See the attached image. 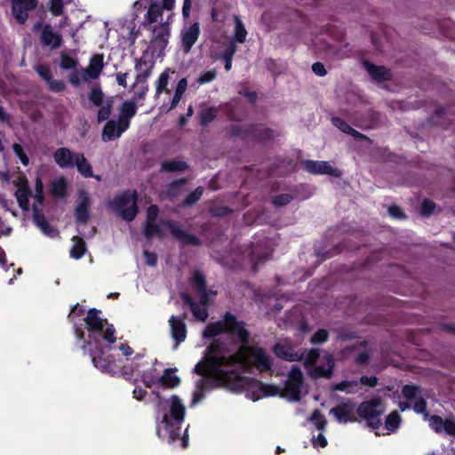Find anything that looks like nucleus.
Here are the masks:
<instances>
[{
  "instance_id": "423d86ee",
  "label": "nucleus",
  "mask_w": 455,
  "mask_h": 455,
  "mask_svg": "<svg viewBox=\"0 0 455 455\" xmlns=\"http://www.w3.org/2000/svg\"><path fill=\"white\" fill-rule=\"evenodd\" d=\"M137 200L138 196L135 190L133 192L126 190L108 201V206L124 220L131 222L136 218L139 212Z\"/></svg>"
},
{
  "instance_id": "69168bd1",
  "label": "nucleus",
  "mask_w": 455,
  "mask_h": 455,
  "mask_svg": "<svg viewBox=\"0 0 455 455\" xmlns=\"http://www.w3.org/2000/svg\"><path fill=\"white\" fill-rule=\"evenodd\" d=\"M190 311L194 317L200 322H205L209 316L208 310L205 307L201 308L198 304H196Z\"/></svg>"
},
{
  "instance_id": "1a4fd4ad",
  "label": "nucleus",
  "mask_w": 455,
  "mask_h": 455,
  "mask_svg": "<svg viewBox=\"0 0 455 455\" xmlns=\"http://www.w3.org/2000/svg\"><path fill=\"white\" fill-rule=\"evenodd\" d=\"M154 37L152 39V45L150 48L153 53L158 57L162 56L167 47L169 37L171 36V29L169 23L163 22L159 26H155L153 28Z\"/></svg>"
},
{
  "instance_id": "4be33fe9",
  "label": "nucleus",
  "mask_w": 455,
  "mask_h": 455,
  "mask_svg": "<svg viewBox=\"0 0 455 455\" xmlns=\"http://www.w3.org/2000/svg\"><path fill=\"white\" fill-rule=\"evenodd\" d=\"M103 59V54L100 53L94 54L90 59L88 68L83 70L82 76L84 80L96 79L100 76L104 67Z\"/></svg>"
},
{
  "instance_id": "72a5a7b5",
  "label": "nucleus",
  "mask_w": 455,
  "mask_h": 455,
  "mask_svg": "<svg viewBox=\"0 0 455 455\" xmlns=\"http://www.w3.org/2000/svg\"><path fill=\"white\" fill-rule=\"evenodd\" d=\"M187 182L188 180L186 178L172 181L164 190L165 197L170 201H173L179 196L181 187L187 184Z\"/></svg>"
},
{
  "instance_id": "e2e57ef3",
  "label": "nucleus",
  "mask_w": 455,
  "mask_h": 455,
  "mask_svg": "<svg viewBox=\"0 0 455 455\" xmlns=\"http://www.w3.org/2000/svg\"><path fill=\"white\" fill-rule=\"evenodd\" d=\"M332 124L340 130L342 132L348 134L350 133L353 127H351L344 119L339 116H334L331 118Z\"/></svg>"
},
{
  "instance_id": "b1692460",
  "label": "nucleus",
  "mask_w": 455,
  "mask_h": 455,
  "mask_svg": "<svg viewBox=\"0 0 455 455\" xmlns=\"http://www.w3.org/2000/svg\"><path fill=\"white\" fill-rule=\"evenodd\" d=\"M103 350L100 348L99 350V355H91L92 362L93 363V365L101 371L108 372L113 375L116 372L114 356L111 355L103 356Z\"/></svg>"
},
{
  "instance_id": "2eb2a0df",
  "label": "nucleus",
  "mask_w": 455,
  "mask_h": 455,
  "mask_svg": "<svg viewBox=\"0 0 455 455\" xmlns=\"http://www.w3.org/2000/svg\"><path fill=\"white\" fill-rule=\"evenodd\" d=\"M39 40L43 46L49 47L51 50L59 49L63 43L62 36L60 33L54 32L52 25L49 23L44 26Z\"/></svg>"
},
{
  "instance_id": "6ab92c4d",
  "label": "nucleus",
  "mask_w": 455,
  "mask_h": 455,
  "mask_svg": "<svg viewBox=\"0 0 455 455\" xmlns=\"http://www.w3.org/2000/svg\"><path fill=\"white\" fill-rule=\"evenodd\" d=\"M168 322L171 328L172 338L175 340L177 347L184 342L187 338V325L182 322V319L178 318L176 315H172Z\"/></svg>"
},
{
  "instance_id": "393cba45",
  "label": "nucleus",
  "mask_w": 455,
  "mask_h": 455,
  "mask_svg": "<svg viewBox=\"0 0 455 455\" xmlns=\"http://www.w3.org/2000/svg\"><path fill=\"white\" fill-rule=\"evenodd\" d=\"M53 159L60 168H74L76 153L68 148H60L54 151Z\"/></svg>"
},
{
  "instance_id": "6e6d98bb",
  "label": "nucleus",
  "mask_w": 455,
  "mask_h": 455,
  "mask_svg": "<svg viewBox=\"0 0 455 455\" xmlns=\"http://www.w3.org/2000/svg\"><path fill=\"white\" fill-rule=\"evenodd\" d=\"M419 393L420 388L416 385L407 384L402 387V395L407 400H413Z\"/></svg>"
},
{
  "instance_id": "f8f14e48",
  "label": "nucleus",
  "mask_w": 455,
  "mask_h": 455,
  "mask_svg": "<svg viewBox=\"0 0 455 455\" xmlns=\"http://www.w3.org/2000/svg\"><path fill=\"white\" fill-rule=\"evenodd\" d=\"M10 180L17 188L15 196L20 206L27 211L28 209V188L26 175L20 174V172H12L10 176Z\"/></svg>"
},
{
  "instance_id": "09e8293b",
  "label": "nucleus",
  "mask_w": 455,
  "mask_h": 455,
  "mask_svg": "<svg viewBox=\"0 0 455 455\" xmlns=\"http://www.w3.org/2000/svg\"><path fill=\"white\" fill-rule=\"evenodd\" d=\"M286 381L302 387L303 373L299 366L293 365L291 367L288 374V379Z\"/></svg>"
},
{
  "instance_id": "473e14b6",
  "label": "nucleus",
  "mask_w": 455,
  "mask_h": 455,
  "mask_svg": "<svg viewBox=\"0 0 455 455\" xmlns=\"http://www.w3.org/2000/svg\"><path fill=\"white\" fill-rule=\"evenodd\" d=\"M162 14L163 7H161V4L156 1H152L145 15L144 25L156 22L158 18L162 17Z\"/></svg>"
},
{
  "instance_id": "9b49d317",
  "label": "nucleus",
  "mask_w": 455,
  "mask_h": 455,
  "mask_svg": "<svg viewBox=\"0 0 455 455\" xmlns=\"http://www.w3.org/2000/svg\"><path fill=\"white\" fill-rule=\"evenodd\" d=\"M302 168L310 174L323 175L327 174L335 178L341 176V172L332 167L326 161L303 160L301 162Z\"/></svg>"
},
{
  "instance_id": "37998d69",
  "label": "nucleus",
  "mask_w": 455,
  "mask_h": 455,
  "mask_svg": "<svg viewBox=\"0 0 455 455\" xmlns=\"http://www.w3.org/2000/svg\"><path fill=\"white\" fill-rule=\"evenodd\" d=\"M236 50V44H234V42H230L222 53L221 58L224 61V68L227 71H229L232 68V60Z\"/></svg>"
},
{
  "instance_id": "de8ad7c7",
  "label": "nucleus",
  "mask_w": 455,
  "mask_h": 455,
  "mask_svg": "<svg viewBox=\"0 0 455 455\" xmlns=\"http://www.w3.org/2000/svg\"><path fill=\"white\" fill-rule=\"evenodd\" d=\"M192 285L198 292L207 290L205 275L199 270H196L192 276Z\"/></svg>"
},
{
  "instance_id": "39448f33",
  "label": "nucleus",
  "mask_w": 455,
  "mask_h": 455,
  "mask_svg": "<svg viewBox=\"0 0 455 455\" xmlns=\"http://www.w3.org/2000/svg\"><path fill=\"white\" fill-rule=\"evenodd\" d=\"M85 327L91 339H96V336H101L109 344L116 341V329L108 323V319L101 317V311L97 308H90L84 319Z\"/></svg>"
},
{
  "instance_id": "c756f323",
  "label": "nucleus",
  "mask_w": 455,
  "mask_h": 455,
  "mask_svg": "<svg viewBox=\"0 0 455 455\" xmlns=\"http://www.w3.org/2000/svg\"><path fill=\"white\" fill-rule=\"evenodd\" d=\"M12 12L20 23H24L28 18V0H12Z\"/></svg>"
},
{
  "instance_id": "bb28decb",
  "label": "nucleus",
  "mask_w": 455,
  "mask_h": 455,
  "mask_svg": "<svg viewBox=\"0 0 455 455\" xmlns=\"http://www.w3.org/2000/svg\"><path fill=\"white\" fill-rule=\"evenodd\" d=\"M325 362L327 366L324 365H316L309 372V375L312 379H330L333 374V370L335 367L334 359L331 355H327L325 357Z\"/></svg>"
},
{
  "instance_id": "bf43d9fd",
  "label": "nucleus",
  "mask_w": 455,
  "mask_h": 455,
  "mask_svg": "<svg viewBox=\"0 0 455 455\" xmlns=\"http://www.w3.org/2000/svg\"><path fill=\"white\" fill-rule=\"evenodd\" d=\"M209 212L212 217L222 218L231 214L233 212V210L228 206L216 205L211 207Z\"/></svg>"
},
{
  "instance_id": "8fccbe9b",
  "label": "nucleus",
  "mask_w": 455,
  "mask_h": 455,
  "mask_svg": "<svg viewBox=\"0 0 455 455\" xmlns=\"http://www.w3.org/2000/svg\"><path fill=\"white\" fill-rule=\"evenodd\" d=\"M285 392L289 395L290 399L293 402L300 400L301 387L290 382H285Z\"/></svg>"
},
{
  "instance_id": "a211bd4d",
  "label": "nucleus",
  "mask_w": 455,
  "mask_h": 455,
  "mask_svg": "<svg viewBox=\"0 0 455 455\" xmlns=\"http://www.w3.org/2000/svg\"><path fill=\"white\" fill-rule=\"evenodd\" d=\"M353 410L354 404L348 401L336 405L331 409L330 413L332 414L339 423L355 422L356 418L351 416Z\"/></svg>"
},
{
  "instance_id": "2f4dec72",
  "label": "nucleus",
  "mask_w": 455,
  "mask_h": 455,
  "mask_svg": "<svg viewBox=\"0 0 455 455\" xmlns=\"http://www.w3.org/2000/svg\"><path fill=\"white\" fill-rule=\"evenodd\" d=\"M244 378L248 379L245 384V387L250 385L251 382H255L259 386V390L260 391L263 396H275L278 395L280 392V388L274 384H265L253 378Z\"/></svg>"
},
{
  "instance_id": "dca6fc26",
  "label": "nucleus",
  "mask_w": 455,
  "mask_h": 455,
  "mask_svg": "<svg viewBox=\"0 0 455 455\" xmlns=\"http://www.w3.org/2000/svg\"><path fill=\"white\" fill-rule=\"evenodd\" d=\"M200 36V24L198 21L191 24L181 32V47L185 53H188Z\"/></svg>"
},
{
  "instance_id": "c85d7f7f",
  "label": "nucleus",
  "mask_w": 455,
  "mask_h": 455,
  "mask_svg": "<svg viewBox=\"0 0 455 455\" xmlns=\"http://www.w3.org/2000/svg\"><path fill=\"white\" fill-rule=\"evenodd\" d=\"M126 130H123L120 122L115 120H108L103 127L102 140L104 141H110L119 138Z\"/></svg>"
},
{
  "instance_id": "f3484780",
  "label": "nucleus",
  "mask_w": 455,
  "mask_h": 455,
  "mask_svg": "<svg viewBox=\"0 0 455 455\" xmlns=\"http://www.w3.org/2000/svg\"><path fill=\"white\" fill-rule=\"evenodd\" d=\"M137 110L138 106L133 100H127L122 103L117 121L122 124L123 130H128L131 120L135 116Z\"/></svg>"
},
{
  "instance_id": "c03bdc74",
  "label": "nucleus",
  "mask_w": 455,
  "mask_h": 455,
  "mask_svg": "<svg viewBox=\"0 0 455 455\" xmlns=\"http://www.w3.org/2000/svg\"><path fill=\"white\" fill-rule=\"evenodd\" d=\"M247 31L243 21L239 18H235V35L231 42L243 44L246 40Z\"/></svg>"
},
{
  "instance_id": "f704fd0d",
  "label": "nucleus",
  "mask_w": 455,
  "mask_h": 455,
  "mask_svg": "<svg viewBox=\"0 0 455 455\" xmlns=\"http://www.w3.org/2000/svg\"><path fill=\"white\" fill-rule=\"evenodd\" d=\"M188 169V164L184 161L179 160H169L164 161L161 164L160 171L162 172H184Z\"/></svg>"
},
{
  "instance_id": "3c124183",
  "label": "nucleus",
  "mask_w": 455,
  "mask_h": 455,
  "mask_svg": "<svg viewBox=\"0 0 455 455\" xmlns=\"http://www.w3.org/2000/svg\"><path fill=\"white\" fill-rule=\"evenodd\" d=\"M89 100L95 105L96 107H100L103 104L104 100V94L102 92V90L100 86H94L89 95H88Z\"/></svg>"
},
{
  "instance_id": "5701e85b",
  "label": "nucleus",
  "mask_w": 455,
  "mask_h": 455,
  "mask_svg": "<svg viewBox=\"0 0 455 455\" xmlns=\"http://www.w3.org/2000/svg\"><path fill=\"white\" fill-rule=\"evenodd\" d=\"M272 350L276 357L288 362H298L302 358V355L288 344L277 342L275 344Z\"/></svg>"
},
{
  "instance_id": "f03ea898",
  "label": "nucleus",
  "mask_w": 455,
  "mask_h": 455,
  "mask_svg": "<svg viewBox=\"0 0 455 455\" xmlns=\"http://www.w3.org/2000/svg\"><path fill=\"white\" fill-rule=\"evenodd\" d=\"M247 324L243 320H238L235 315L228 311L222 315L220 321L209 323L203 331V338L210 339L220 334H227L235 339L241 346L248 345L251 333Z\"/></svg>"
},
{
  "instance_id": "a19ab883",
  "label": "nucleus",
  "mask_w": 455,
  "mask_h": 455,
  "mask_svg": "<svg viewBox=\"0 0 455 455\" xmlns=\"http://www.w3.org/2000/svg\"><path fill=\"white\" fill-rule=\"evenodd\" d=\"M203 194L204 188L197 187L194 191L186 196V198L180 203V207L186 209L193 206L201 199Z\"/></svg>"
},
{
  "instance_id": "603ef678",
  "label": "nucleus",
  "mask_w": 455,
  "mask_h": 455,
  "mask_svg": "<svg viewBox=\"0 0 455 455\" xmlns=\"http://www.w3.org/2000/svg\"><path fill=\"white\" fill-rule=\"evenodd\" d=\"M78 65L77 60L67 53H61L60 67L61 69L69 70L76 69Z\"/></svg>"
},
{
  "instance_id": "f257e3e1",
  "label": "nucleus",
  "mask_w": 455,
  "mask_h": 455,
  "mask_svg": "<svg viewBox=\"0 0 455 455\" xmlns=\"http://www.w3.org/2000/svg\"><path fill=\"white\" fill-rule=\"evenodd\" d=\"M185 415L186 407L181 399L177 395H172L170 397L169 411L164 414L161 425L156 427L157 436L168 443L181 440V447L187 448L188 445V427L182 435L180 433Z\"/></svg>"
},
{
  "instance_id": "0e129e2a",
  "label": "nucleus",
  "mask_w": 455,
  "mask_h": 455,
  "mask_svg": "<svg viewBox=\"0 0 455 455\" xmlns=\"http://www.w3.org/2000/svg\"><path fill=\"white\" fill-rule=\"evenodd\" d=\"M35 199L39 204H43L44 201V183L42 180L37 177L36 180V186H35Z\"/></svg>"
},
{
  "instance_id": "4d7b16f0",
  "label": "nucleus",
  "mask_w": 455,
  "mask_h": 455,
  "mask_svg": "<svg viewBox=\"0 0 455 455\" xmlns=\"http://www.w3.org/2000/svg\"><path fill=\"white\" fill-rule=\"evenodd\" d=\"M329 339V332L325 329H319L310 338V343L313 345H321L325 343Z\"/></svg>"
},
{
  "instance_id": "5fc2aeb1",
  "label": "nucleus",
  "mask_w": 455,
  "mask_h": 455,
  "mask_svg": "<svg viewBox=\"0 0 455 455\" xmlns=\"http://www.w3.org/2000/svg\"><path fill=\"white\" fill-rule=\"evenodd\" d=\"M293 200V196L290 194H279L271 198V203L275 207H283L289 204Z\"/></svg>"
},
{
  "instance_id": "338daca9",
  "label": "nucleus",
  "mask_w": 455,
  "mask_h": 455,
  "mask_svg": "<svg viewBox=\"0 0 455 455\" xmlns=\"http://www.w3.org/2000/svg\"><path fill=\"white\" fill-rule=\"evenodd\" d=\"M35 68H36L37 74L39 75V76L42 79H44L46 83H48L52 78V72L48 66L40 64V65H36L35 67Z\"/></svg>"
},
{
  "instance_id": "e433bc0d",
  "label": "nucleus",
  "mask_w": 455,
  "mask_h": 455,
  "mask_svg": "<svg viewBox=\"0 0 455 455\" xmlns=\"http://www.w3.org/2000/svg\"><path fill=\"white\" fill-rule=\"evenodd\" d=\"M68 183L64 177L55 180L51 184V193L53 196L63 198L67 196Z\"/></svg>"
},
{
  "instance_id": "6e6552de",
  "label": "nucleus",
  "mask_w": 455,
  "mask_h": 455,
  "mask_svg": "<svg viewBox=\"0 0 455 455\" xmlns=\"http://www.w3.org/2000/svg\"><path fill=\"white\" fill-rule=\"evenodd\" d=\"M384 411L385 409L379 397L361 403L356 410L357 415L366 420L367 426L372 429H378L380 427V416Z\"/></svg>"
},
{
  "instance_id": "680f3d73",
  "label": "nucleus",
  "mask_w": 455,
  "mask_h": 455,
  "mask_svg": "<svg viewBox=\"0 0 455 455\" xmlns=\"http://www.w3.org/2000/svg\"><path fill=\"white\" fill-rule=\"evenodd\" d=\"M113 104L112 101H108L103 107L98 111V122L101 123L108 120L112 112Z\"/></svg>"
},
{
  "instance_id": "052dcab7",
  "label": "nucleus",
  "mask_w": 455,
  "mask_h": 455,
  "mask_svg": "<svg viewBox=\"0 0 455 455\" xmlns=\"http://www.w3.org/2000/svg\"><path fill=\"white\" fill-rule=\"evenodd\" d=\"M435 207L436 204L434 201H432L431 199H424L420 206L421 216L429 217L431 214H433Z\"/></svg>"
},
{
  "instance_id": "0eeeda50",
  "label": "nucleus",
  "mask_w": 455,
  "mask_h": 455,
  "mask_svg": "<svg viewBox=\"0 0 455 455\" xmlns=\"http://www.w3.org/2000/svg\"><path fill=\"white\" fill-rule=\"evenodd\" d=\"M239 354H244V357L247 359L244 362V367L252 366L260 372L272 371L273 360L262 347L257 345L249 346V344L240 346Z\"/></svg>"
},
{
  "instance_id": "9d476101",
  "label": "nucleus",
  "mask_w": 455,
  "mask_h": 455,
  "mask_svg": "<svg viewBox=\"0 0 455 455\" xmlns=\"http://www.w3.org/2000/svg\"><path fill=\"white\" fill-rule=\"evenodd\" d=\"M161 224L167 227L172 236L183 245L200 246L202 242L196 235L181 229L176 221L163 220Z\"/></svg>"
},
{
  "instance_id": "7c9ffc66",
  "label": "nucleus",
  "mask_w": 455,
  "mask_h": 455,
  "mask_svg": "<svg viewBox=\"0 0 455 455\" xmlns=\"http://www.w3.org/2000/svg\"><path fill=\"white\" fill-rule=\"evenodd\" d=\"M158 383L164 388H174L180 386V379L173 373L172 369H165L159 378Z\"/></svg>"
},
{
  "instance_id": "79ce46f5",
  "label": "nucleus",
  "mask_w": 455,
  "mask_h": 455,
  "mask_svg": "<svg viewBox=\"0 0 455 455\" xmlns=\"http://www.w3.org/2000/svg\"><path fill=\"white\" fill-rule=\"evenodd\" d=\"M240 353V347H238L237 351L230 355H226L224 354L223 355V362L221 363V369H223L224 366H235L236 363H241L244 366V362L247 361V359L244 357V354H239Z\"/></svg>"
},
{
  "instance_id": "412c9836",
  "label": "nucleus",
  "mask_w": 455,
  "mask_h": 455,
  "mask_svg": "<svg viewBox=\"0 0 455 455\" xmlns=\"http://www.w3.org/2000/svg\"><path fill=\"white\" fill-rule=\"evenodd\" d=\"M249 140L266 142L274 138V131L259 124L248 125Z\"/></svg>"
},
{
  "instance_id": "13d9d810",
  "label": "nucleus",
  "mask_w": 455,
  "mask_h": 455,
  "mask_svg": "<svg viewBox=\"0 0 455 455\" xmlns=\"http://www.w3.org/2000/svg\"><path fill=\"white\" fill-rule=\"evenodd\" d=\"M74 332H75V336L77 339V346L80 348H82L83 350H84L86 348V347L90 344L85 339L84 331L83 330V328L81 326L75 324L74 325Z\"/></svg>"
},
{
  "instance_id": "a18cd8bd",
  "label": "nucleus",
  "mask_w": 455,
  "mask_h": 455,
  "mask_svg": "<svg viewBox=\"0 0 455 455\" xmlns=\"http://www.w3.org/2000/svg\"><path fill=\"white\" fill-rule=\"evenodd\" d=\"M227 132L231 138H242L243 140H249L248 125L241 126L237 124H231Z\"/></svg>"
},
{
  "instance_id": "4c0bfd02",
  "label": "nucleus",
  "mask_w": 455,
  "mask_h": 455,
  "mask_svg": "<svg viewBox=\"0 0 455 455\" xmlns=\"http://www.w3.org/2000/svg\"><path fill=\"white\" fill-rule=\"evenodd\" d=\"M73 246L70 250V257L76 259H81L86 251V244L83 238L75 235L72 238Z\"/></svg>"
},
{
  "instance_id": "4468645a",
  "label": "nucleus",
  "mask_w": 455,
  "mask_h": 455,
  "mask_svg": "<svg viewBox=\"0 0 455 455\" xmlns=\"http://www.w3.org/2000/svg\"><path fill=\"white\" fill-rule=\"evenodd\" d=\"M32 212L33 222L44 235L51 238L60 237L58 228L49 224L43 212L36 204L32 206Z\"/></svg>"
},
{
  "instance_id": "ddd939ff",
  "label": "nucleus",
  "mask_w": 455,
  "mask_h": 455,
  "mask_svg": "<svg viewBox=\"0 0 455 455\" xmlns=\"http://www.w3.org/2000/svg\"><path fill=\"white\" fill-rule=\"evenodd\" d=\"M91 198L85 190L78 193L76 206L75 208V220L77 224L86 225L90 220Z\"/></svg>"
},
{
  "instance_id": "aec40b11",
  "label": "nucleus",
  "mask_w": 455,
  "mask_h": 455,
  "mask_svg": "<svg viewBox=\"0 0 455 455\" xmlns=\"http://www.w3.org/2000/svg\"><path fill=\"white\" fill-rule=\"evenodd\" d=\"M155 62L144 58L137 60L135 69L138 72L135 78V84H145L151 76Z\"/></svg>"
},
{
  "instance_id": "7ed1b4c3",
  "label": "nucleus",
  "mask_w": 455,
  "mask_h": 455,
  "mask_svg": "<svg viewBox=\"0 0 455 455\" xmlns=\"http://www.w3.org/2000/svg\"><path fill=\"white\" fill-rule=\"evenodd\" d=\"M203 379L196 381V391L194 393L193 403H197L204 396V393L216 387H225L233 392H242L245 388L247 379L241 375L227 374L220 376L218 371L207 370L201 375Z\"/></svg>"
},
{
  "instance_id": "774afa93",
  "label": "nucleus",
  "mask_w": 455,
  "mask_h": 455,
  "mask_svg": "<svg viewBox=\"0 0 455 455\" xmlns=\"http://www.w3.org/2000/svg\"><path fill=\"white\" fill-rule=\"evenodd\" d=\"M443 423L444 419L438 415H433L429 419V425L436 433H441L443 431Z\"/></svg>"
},
{
  "instance_id": "ea45409f",
  "label": "nucleus",
  "mask_w": 455,
  "mask_h": 455,
  "mask_svg": "<svg viewBox=\"0 0 455 455\" xmlns=\"http://www.w3.org/2000/svg\"><path fill=\"white\" fill-rule=\"evenodd\" d=\"M218 108L215 107H209L202 109L199 114V123L203 127H206L217 116Z\"/></svg>"
},
{
  "instance_id": "a878e982",
  "label": "nucleus",
  "mask_w": 455,
  "mask_h": 455,
  "mask_svg": "<svg viewBox=\"0 0 455 455\" xmlns=\"http://www.w3.org/2000/svg\"><path fill=\"white\" fill-rule=\"evenodd\" d=\"M363 66L371 77L377 82H385L390 79V72L384 66H377L367 60L363 61Z\"/></svg>"
},
{
  "instance_id": "49530a36",
  "label": "nucleus",
  "mask_w": 455,
  "mask_h": 455,
  "mask_svg": "<svg viewBox=\"0 0 455 455\" xmlns=\"http://www.w3.org/2000/svg\"><path fill=\"white\" fill-rule=\"evenodd\" d=\"M401 420L400 414L396 411H392L386 417L385 427L389 432H394L399 427Z\"/></svg>"
},
{
  "instance_id": "20e7f679",
  "label": "nucleus",
  "mask_w": 455,
  "mask_h": 455,
  "mask_svg": "<svg viewBox=\"0 0 455 455\" xmlns=\"http://www.w3.org/2000/svg\"><path fill=\"white\" fill-rule=\"evenodd\" d=\"M212 339L213 340L206 347L204 356L196 364L194 372L197 375H204L207 373V370H211L218 371L220 376L240 375L235 370L221 369L223 355L228 353V348L223 341Z\"/></svg>"
},
{
  "instance_id": "cd10ccee",
  "label": "nucleus",
  "mask_w": 455,
  "mask_h": 455,
  "mask_svg": "<svg viewBox=\"0 0 455 455\" xmlns=\"http://www.w3.org/2000/svg\"><path fill=\"white\" fill-rule=\"evenodd\" d=\"M74 167H76L78 172L84 178H95L97 180H101L100 175L93 174L92 167L83 153H76Z\"/></svg>"
},
{
  "instance_id": "58836bf2",
  "label": "nucleus",
  "mask_w": 455,
  "mask_h": 455,
  "mask_svg": "<svg viewBox=\"0 0 455 455\" xmlns=\"http://www.w3.org/2000/svg\"><path fill=\"white\" fill-rule=\"evenodd\" d=\"M170 68L164 69L159 76L158 79L156 82V94L160 95L163 92L169 93L170 91L167 88L169 78H170ZM172 73H175L174 70Z\"/></svg>"
},
{
  "instance_id": "c9c22d12",
  "label": "nucleus",
  "mask_w": 455,
  "mask_h": 455,
  "mask_svg": "<svg viewBox=\"0 0 455 455\" xmlns=\"http://www.w3.org/2000/svg\"><path fill=\"white\" fill-rule=\"evenodd\" d=\"M143 235L148 240L152 239L154 236H157L161 240L164 237L161 225L156 224V221L144 223Z\"/></svg>"
},
{
  "instance_id": "864d4df0",
  "label": "nucleus",
  "mask_w": 455,
  "mask_h": 455,
  "mask_svg": "<svg viewBox=\"0 0 455 455\" xmlns=\"http://www.w3.org/2000/svg\"><path fill=\"white\" fill-rule=\"evenodd\" d=\"M309 419L315 425L318 430L323 431L325 429L327 421L319 410H315Z\"/></svg>"
}]
</instances>
